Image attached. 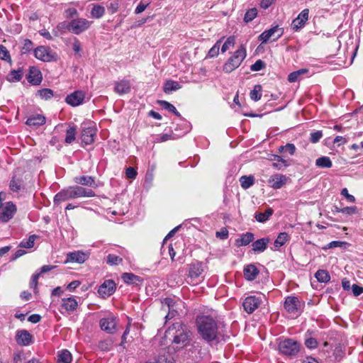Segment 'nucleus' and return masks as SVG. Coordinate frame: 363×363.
Wrapping results in <instances>:
<instances>
[{"mask_svg":"<svg viewBox=\"0 0 363 363\" xmlns=\"http://www.w3.org/2000/svg\"><path fill=\"white\" fill-rule=\"evenodd\" d=\"M138 172L134 167H129L125 170L126 177L128 179H134L136 178Z\"/></svg>","mask_w":363,"mask_h":363,"instance_id":"57","label":"nucleus"},{"mask_svg":"<svg viewBox=\"0 0 363 363\" xmlns=\"http://www.w3.org/2000/svg\"><path fill=\"white\" fill-rule=\"evenodd\" d=\"M96 130L94 126L83 127L81 138L85 145H90L94 140Z\"/></svg>","mask_w":363,"mask_h":363,"instance_id":"21","label":"nucleus"},{"mask_svg":"<svg viewBox=\"0 0 363 363\" xmlns=\"http://www.w3.org/2000/svg\"><path fill=\"white\" fill-rule=\"evenodd\" d=\"M120 4L118 0H111L107 6V9L109 13L113 14L116 13L119 9Z\"/></svg>","mask_w":363,"mask_h":363,"instance_id":"52","label":"nucleus"},{"mask_svg":"<svg viewBox=\"0 0 363 363\" xmlns=\"http://www.w3.org/2000/svg\"><path fill=\"white\" fill-rule=\"evenodd\" d=\"M246 50L243 45L233 53V55L224 64L223 69L225 73H230L238 68L246 57Z\"/></svg>","mask_w":363,"mask_h":363,"instance_id":"4","label":"nucleus"},{"mask_svg":"<svg viewBox=\"0 0 363 363\" xmlns=\"http://www.w3.org/2000/svg\"><path fill=\"white\" fill-rule=\"evenodd\" d=\"M72 49L76 54H78L82 50V45L79 40L77 38H74V40L72 43Z\"/></svg>","mask_w":363,"mask_h":363,"instance_id":"62","label":"nucleus"},{"mask_svg":"<svg viewBox=\"0 0 363 363\" xmlns=\"http://www.w3.org/2000/svg\"><path fill=\"white\" fill-rule=\"evenodd\" d=\"M35 57L43 62L56 61L57 55L50 48L45 46H38L34 50Z\"/></svg>","mask_w":363,"mask_h":363,"instance_id":"8","label":"nucleus"},{"mask_svg":"<svg viewBox=\"0 0 363 363\" xmlns=\"http://www.w3.org/2000/svg\"><path fill=\"white\" fill-rule=\"evenodd\" d=\"M235 43V38L233 35L229 36L221 48V52H225L230 48H233Z\"/></svg>","mask_w":363,"mask_h":363,"instance_id":"46","label":"nucleus"},{"mask_svg":"<svg viewBox=\"0 0 363 363\" xmlns=\"http://www.w3.org/2000/svg\"><path fill=\"white\" fill-rule=\"evenodd\" d=\"M121 278L127 284H139L143 281V279L140 277L133 273H123Z\"/></svg>","mask_w":363,"mask_h":363,"instance_id":"30","label":"nucleus"},{"mask_svg":"<svg viewBox=\"0 0 363 363\" xmlns=\"http://www.w3.org/2000/svg\"><path fill=\"white\" fill-rule=\"evenodd\" d=\"M95 196L96 194L93 190L82 186L74 185L62 189L55 196L53 201L55 205H58L68 200L82 197H94Z\"/></svg>","mask_w":363,"mask_h":363,"instance_id":"2","label":"nucleus"},{"mask_svg":"<svg viewBox=\"0 0 363 363\" xmlns=\"http://www.w3.org/2000/svg\"><path fill=\"white\" fill-rule=\"evenodd\" d=\"M299 342L290 338L285 339L279 344V352L286 356L296 355L299 352Z\"/></svg>","mask_w":363,"mask_h":363,"instance_id":"5","label":"nucleus"},{"mask_svg":"<svg viewBox=\"0 0 363 363\" xmlns=\"http://www.w3.org/2000/svg\"><path fill=\"white\" fill-rule=\"evenodd\" d=\"M46 118L43 115L35 114L28 118L26 123L29 126L38 127L45 123Z\"/></svg>","mask_w":363,"mask_h":363,"instance_id":"26","label":"nucleus"},{"mask_svg":"<svg viewBox=\"0 0 363 363\" xmlns=\"http://www.w3.org/2000/svg\"><path fill=\"white\" fill-rule=\"evenodd\" d=\"M265 66V63L262 60H258L251 65L250 69L254 72L260 71L263 69Z\"/></svg>","mask_w":363,"mask_h":363,"instance_id":"53","label":"nucleus"},{"mask_svg":"<svg viewBox=\"0 0 363 363\" xmlns=\"http://www.w3.org/2000/svg\"><path fill=\"white\" fill-rule=\"evenodd\" d=\"M220 43L221 41L220 40H218L215 45L209 50L208 52V57H215L216 56H218V53H219V50H220Z\"/></svg>","mask_w":363,"mask_h":363,"instance_id":"49","label":"nucleus"},{"mask_svg":"<svg viewBox=\"0 0 363 363\" xmlns=\"http://www.w3.org/2000/svg\"><path fill=\"white\" fill-rule=\"evenodd\" d=\"M65 17L67 18H71L78 15L77 10L75 8H68L65 10Z\"/></svg>","mask_w":363,"mask_h":363,"instance_id":"60","label":"nucleus"},{"mask_svg":"<svg viewBox=\"0 0 363 363\" xmlns=\"http://www.w3.org/2000/svg\"><path fill=\"white\" fill-rule=\"evenodd\" d=\"M323 137V132L321 130H317L311 133L310 141L313 143H318Z\"/></svg>","mask_w":363,"mask_h":363,"instance_id":"55","label":"nucleus"},{"mask_svg":"<svg viewBox=\"0 0 363 363\" xmlns=\"http://www.w3.org/2000/svg\"><path fill=\"white\" fill-rule=\"evenodd\" d=\"M74 181L75 183L82 186H87L92 188H97L99 186L94 177L91 176L76 177H74Z\"/></svg>","mask_w":363,"mask_h":363,"instance_id":"24","label":"nucleus"},{"mask_svg":"<svg viewBox=\"0 0 363 363\" xmlns=\"http://www.w3.org/2000/svg\"><path fill=\"white\" fill-rule=\"evenodd\" d=\"M89 256L90 253L87 251L84 252L82 250H76L70 252L67 254L65 262H76L79 264H82L89 259Z\"/></svg>","mask_w":363,"mask_h":363,"instance_id":"15","label":"nucleus"},{"mask_svg":"<svg viewBox=\"0 0 363 363\" xmlns=\"http://www.w3.org/2000/svg\"><path fill=\"white\" fill-rule=\"evenodd\" d=\"M130 89L131 83L128 79H121L114 83V91L119 95L129 93Z\"/></svg>","mask_w":363,"mask_h":363,"instance_id":"22","label":"nucleus"},{"mask_svg":"<svg viewBox=\"0 0 363 363\" xmlns=\"http://www.w3.org/2000/svg\"><path fill=\"white\" fill-rule=\"evenodd\" d=\"M257 16V9L256 8H252L248 9L245 16H244V21L245 23H250L253 21Z\"/></svg>","mask_w":363,"mask_h":363,"instance_id":"44","label":"nucleus"},{"mask_svg":"<svg viewBox=\"0 0 363 363\" xmlns=\"http://www.w3.org/2000/svg\"><path fill=\"white\" fill-rule=\"evenodd\" d=\"M181 88L182 86L178 82L173 80H167L164 84L163 91L167 94H169L172 91L179 90Z\"/></svg>","mask_w":363,"mask_h":363,"instance_id":"32","label":"nucleus"},{"mask_svg":"<svg viewBox=\"0 0 363 363\" xmlns=\"http://www.w3.org/2000/svg\"><path fill=\"white\" fill-rule=\"evenodd\" d=\"M284 308L292 315H297L301 309V303L296 296H289L285 298Z\"/></svg>","mask_w":363,"mask_h":363,"instance_id":"12","label":"nucleus"},{"mask_svg":"<svg viewBox=\"0 0 363 363\" xmlns=\"http://www.w3.org/2000/svg\"><path fill=\"white\" fill-rule=\"evenodd\" d=\"M205 270V266L201 262H195L189 265L188 277L191 282L196 284L203 279L202 274Z\"/></svg>","mask_w":363,"mask_h":363,"instance_id":"6","label":"nucleus"},{"mask_svg":"<svg viewBox=\"0 0 363 363\" xmlns=\"http://www.w3.org/2000/svg\"><path fill=\"white\" fill-rule=\"evenodd\" d=\"M10 189L13 191H18L21 189V182L18 180L13 178L10 182Z\"/></svg>","mask_w":363,"mask_h":363,"instance_id":"58","label":"nucleus"},{"mask_svg":"<svg viewBox=\"0 0 363 363\" xmlns=\"http://www.w3.org/2000/svg\"><path fill=\"white\" fill-rule=\"evenodd\" d=\"M86 97L85 91L82 90H77L68 94L65 97V102L72 106L77 107L84 104Z\"/></svg>","mask_w":363,"mask_h":363,"instance_id":"14","label":"nucleus"},{"mask_svg":"<svg viewBox=\"0 0 363 363\" xmlns=\"http://www.w3.org/2000/svg\"><path fill=\"white\" fill-rule=\"evenodd\" d=\"M284 34V28H279V26H275L271 28L270 29L264 30L262 33L259 36V40L262 41V43H267L271 38L275 36L273 38V41H276L279 38H281Z\"/></svg>","mask_w":363,"mask_h":363,"instance_id":"13","label":"nucleus"},{"mask_svg":"<svg viewBox=\"0 0 363 363\" xmlns=\"http://www.w3.org/2000/svg\"><path fill=\"white\" fill-rule=\"evenodd\" d=\"M159 104L164 109L173 113L175 116L180 117L181 115L174 105L166 101H159Z\"/></svg>","mask_w":363,"mask_h":363,"instance_id":"43","label":"nucleus"},{"mask_svg":"<svg viewBox=\"0 0 363 363\" xmlns=\"http://www.w3.org/2000/svg\"><path fill=\"white\" fill-rule=\"evenodd\" d=\"M91 25V21L84 18H77L69 22H62L59 24V29L67 30L75 35H79L88 30Z\"/></svg>","mask_w":363,"mask_h":363,"instance_id":"3","label":"nucleus"},{"mask_svg":"<svg viewBox=\"0 0 363 363\" xmlns=\"http://www.w3.org/2000/svg\"><path fill=\"white\" fill-rule=\"evenodd\" d=\"M276 0H261L260 1V7L263 9H267L269 6H271Z\"/></svg>","mask_w":363,"mask_h":363,"instance_id":"63","label":"nucleus"},{"mask_svg":"<svg viewBox=\"0 0 363 363\" xmlns=\"http://www.w3.org/2000/svg\"><path fill=\"white\" fill-rule=\"evenodd\" d=\"M191 333L189 331L179 330L174 337L173 342L175 344L181 345L182 347L190 343Z\"/></svg>","mask_w":363,"mask_h":363,"instance_id":"20","label":"nucleus"},{"mask_svg":"<svg viewBox=\"0 0 363 363\" xmlns=\"http://www.w3.org/2000/svg\"><path fill=\"white\" fill-rule=\"evenodd\" d=\"M16 212V206L11 202L6 203L5 206L0 212V221L2 223L9 222Z\"/></svg>","mask_w":363,"mask_h":363,"instance_id":"16","label":"nucleus"},{"mask_svg":"<svg viewBox=\"0 0 363 363\" xmlns=\"http://www.w3.org/2000/svg\"><path fill=\"white\" fill-rule=\"evenodd\" d=\"M149 3L144 4L143 1H141L136 7L135 10V13L138 14L144 11L146 8L148 6Z\"/></svg>","mask_w":363,"mask_h":363,"instance_id":"61","label":"nucleus"},{"mask_svg":"<svg viewBox=\"0 0 363 363\" xmlns=\"http://www.w3.org/2000/svg\"><path fill=\"white\" fill-rule=\"evenodd\" d=\"M352 293L355 296H359L363 293V287L359 286L357 284H353L352 286Z\"/></svg>","mask_w":363,"mask_h":363,"instance_id":"64","label":"nucleus"},{"mask_svg":"<svg viewBox=\"0 0 363 363\" xmlns=\"http://www.w3.org/2000/svg\"><path fill=\"white\" fill-rule=\"evenodd\" d=\"M269 242L270 239L269 238L258 239L252 242V250L255 253L263 252L267 249Z\"/></svg>","mask_w":363,"mask_h":363,"instance_id":"25","label":"nucleus"},{"mask_svg":"<svg viewBox=\"0 0 363 363\" xmlns=\"http://www.w3.org/2000/svg\"><path fill=\"white\" fill-rule=\"evenodd\" d=\"M78 306L79 302L77 298L71 296L62 298L60 311L62 314H71L77 309Z\"/></svg>","mask_w":363,"mask_h":363,"instance_id":"10","label":"nucleus"},{"mask_svg":"<svg viewBox=\"0 0 363 363\" xmlns=\"http://www.w3.org/2000/svg\"><path fill=\"white\" fill-rule=\"evenodd\" d=\"M288 177L281 174L272 175L269 180V185L274 189H281L287 182Z\"/></svg>","mask_w":363,"mask_h":363,"instance_id":"19","label":"nucleus"},{"mask_svg":"<svg viewBox=\"0 0 363 363\" xmlns=\"http://www.w3.org/2000/svg\"><path fill=\"white\" fill-rule=\"evenodd\" d=\"M309 18V9L302 10L298 16L294 19L291 24V28L294 32H298L306 26Z\"/></svg>","mask_w":363,"mask_h":363,"instance_id":"11","label":"nucleus"},{"mask_svg":"<svg viewBox=\"0 0 363 363\" xmlns=\"http://www.w3.org/2000/svg\"><path fill=\"white\" fill-rule=\"evenodd\" d=\"M262 302L261 295H251L243 299L242 306L244 310L249 314L252 313L259 307Z\"/></svg>","mask_w":363,"mask_h":363,"instance_id":"9","label":"nucleus"},{"mask_svg":"<svg viewBox=\"0 0 363 363\" xmlns=\"http://www.w3.org/2000/svg\"><path fill=\"white\" fill-rule=\"evenodd\" d=\"M199 334L206 342L218 340L224 335L225 324L216 317L209 315H200L196 319Z\"/></svg>","mask_w":363,"mask_h":363,"instance_id":"1","label":"nucleus"},{"mask_svg":"<svg viewBox=\"0 0 363 363\" xmlns=\"http://www.w3.org/2000/svg\"><path fill=\"white\" fill-rule=\"evenodd\" d=\"M315 165L320 168H330L333 163L329 157L323 156L315 160Z\"/></svg>","mask_w":363,"mask_h":363,"instance_id":"35","label":"nucleus"},{"mask_svg":"<svg viewBox=\"0 0 363 363\" xmlns=\"http://www.w3.org/2000/svg\"><path fill=\"white\" fill-rule=\"evenodd\" d=\"M0 59L8 62H11V57L9 52L3 45H0Z\"/></svg>","mask_w":363,"mask_h":363,"instance_id":"48","label":"nucleus"},{"mask_svg":"<svg viewBox=\"0 0 363 363\" xmlns=\"http://www.w3.org/2000/svg\"><path fill=\"white\" fill-rule=\"evenodd\" d=\"M290 236L286 232L280 233L274 242V250H279V247L283 246L286 242L289 241Z\"/></svg>","mask_w":363,"mask_h":363,"instance_id":"31","label":"nucleus"},{"mask_svg":"<svg viewBox=\"0 0 363 363\" xmlns=\"http://www.w3.org/2000/svg\"><path fill=\"white\" fill-rule=\"evenodd\" d=\"M240 182L242 188L247 189L254 184L255 179L252 176H242L240 177Z\"/></svg>","mask_w":363,"mask_h":363,"instance_id":"42","label":"nucleus"},{"mask_svg":"<svg viewBox=\"0 0 363 363\" xmlns=\"http://www.w3.org/2000/svg\"><path fill=\"white\" fill-rule=\"evenodd\" d=\"M72 356L70 352L67 350H62L58 352L57 362L58 363H71Z\"/></svg>","mask_w":363,"mask_h":363,"instance_id":"33","label":"nucleus"},{"mask_svg":"<svg viewBox=\"0 0 363 363\" xmlns=\"http://www.w3.org/2000/svg\"><path fill=\"white\" fill-rule=\"evenodd\" d=\"M308 72L307 69H301L297 71L290 73L288 76V81L289 82H295L299 80L301 75Z\"/></svg>","mask_w":363,"mask_h":363,"instance_id":"38","label":"nucleus"},{"mask_svg":"<svg viewBox=\"0 0 363 363\" xmlns=\"http://www.w3.org/2000/svg\"><path fill=\"white\" fill-rule=\"evenodd\" d=\"M118 319L112 313H109L106 317L102 318L99 321L101 329L108 334H113L116 331Z\"/></svg>","mask_w":363,"mask_h":363,"instance_id":"7","label":"nucleus"},{"mask_svg":"<svg viewBox=\"0 0 363 363\" xmlns=\"http://www.w3.org/2000/svg\"><path fill=\"white\" fill-rule=\"evenodd\" d=\"M244 277L248 281H253L259 274V270L254 264H249L244 268Z\"/></svg>","mask_w":363,"mask_h":363,"instance_id":"28","label":"nucleus"},{"mask_svg":"<svg viewBox=\"0 0 363 363\" xmlns=\"http://www.w3.org/2000/svg\"><path fill=\"white\" fill-rule=\"evenodd\" d=\"M38 93L41 99L45 100L51 99L54 95L53 91L50 89H42Z\"/></svg>","mask_w":363,"mask_h":363,"instance_id":"50","label":"nucleus"},{"mask_svg":"<svg viewBox=\"0 0 363 363\" xmlns=\"http://www.w3.org/2000/svg\"><path fill=\"white\" fill-rule=\"evenodd\" d=\"M105 13V8L99 4H94L91 11V16L94 18H100Z\"/></svg>","mask_w":363,"mask_h":363,"instance_id":"37","label":"nucleus"},{"mask_svg":"<svg viewBox=\"0 0 363 363\" xmlns=\"http://www.w3.org/2000/svg\"><path fill=\"white\" fill-rule=\"evenodd\" d=\"M343 214L352 215L357 213V208L356 206H347L338 211Z\"/></svg>","mask_w":363,"mask_h":363,"instance_id":"54","label":"nucleus"},{"mask_svg":"<svg viewBox=\"0 0 363 363\" xmlns=\"http://www.w3.org/2000/svg\"><path fill=\"white\" fill-rule=\"evenodd\" d=\"M28 82L33 85H39L43 79L40 70L36 67H30L26 75Z\"/></svg>","mask_w":363,"mask_h":363,"instance_id":"18","label":"nucleus"},{"mask_svg":"<svg viewBox=\"0 0 363 363\" xmlns=\"http://www.w3.org/2000/svg\"><path fill=\"white\" fill-rule=\"evenodd\" d=\"M348 243L343 241H332L323 247V250H328L334 247H342L347 245Z\"/></svg>","mask_w":363,"mask_h":363,"instance_id":"51","label":"nucleus"},{"mask_svg":"<svg viewBox=\"0 0 363 363\" xmlns=\"http://www.w3.org/2000/svg\"><path fill=\"white\" fill-rule=\"evenodd\" d=\"M77 128L75 126H69L66 130L65 141L67 144H71L76 139Z\"/></svg>","mask_w":363,"mask_h":363,"instance_id":"36","label":"nucleus"},{"mask_svg":"<svg viewBox=\"0 0 363 363\" xmlns=\"http://www.w3.org/2000/svg\"><path fill=\"white\" fill-rule=\"evenodd\" d=\"M23 75V72L21 69H18L17 70H12L9 74V80L12 82H19L22 79Z\"/></svg>","mask_w":363,"mask_h":363,"instance_id":"47","label":"nucleus"},{"mask_svg":"<svg viewBox=\"0 0 363 363\" xmlns=\"http://www.w3.org/2000/svg\"><path fill=\"white\" fill-rule=\"evenodd\" d=\"M16 340L20 345L28 346L32 342V335L26 330H18L16 333Z\"/></svg>","mask_w":363,"mask_h":363,"instance_id":"23","label":"nucleus"},{"mask_svg":"<svg viewBox=\"0 0 363 363\" xmlns=\"http://www.w3.org/2000/svg\"><path fill=\"white\" fill-rule=\"evenodd\" d=\"M262 86L257 84L254 86L253 89L250 91V99L255 101H259L262 97Z\"/></svg>","mask_w":363,"mask_h":363,"instance_id":"41","label":"nucleus"},{"mask_svg":"<svg viewBox=\"0 0 363 363\" xmlns=\"http://www.w3.org/2000/svg\"><path fill=\"white\" fill-rule=\"evenodd\" d=\"M255 239L254 234L250 232L243 233L235 240V245L238 247L246 246L251 243Z\"/></svg>","mask_w":363,"mask_h":363,"instance_id":"29","label":"nucleus"},{"mask_svg":"<svg viewBox=\"0 0 363 363\" xmlns=\"http://www.w3.org/2000/svg\"><path fill=\"white\" fill-rule=\"evenodd\" d=\"M273 210L271 208L266 209L264 213L258 212L255 215V219L259 223H264L269 219L273 214Z\"/></svg>","mask_w":363,"mask_h":363,"instance_id":"34","label":"nucleus"},{"mask_svg":"<svg viewBox=\"0 0 363 363\" xmlns=\"http://www.w3.org/2000/svg\"><path fill=\"white\" fill-rule=\"evenodd\" d=\"M271 160L274 161L272 167L278 170L291 165L290 161L284 159L281 156L272 155Z\"/></svg>","mask_w":363,"mask_h":363,"instance_id":"27","label":"nucleus"},{"mask_svg":"<svg viewBox=\"0 0 363 363\" xmlns=\"http://www.w3.org/2000/svg\"><path fill=\"white\" fill-rule=\"evenodd\" d=\"M305 345L309 349H315L318 347V341L315 338L308 337L305 340Z\"/></svg>","mask_w":363,"mask_h":363,"instance_id":"56","label":"nucleus"},{"mask_svg":"<svg viewBox=\"0 0 363 363\" xmlns=\"http://www.w3.org/2000/svg\"><path fill=\"white\" fill-rule=\"evenodd\" d=\"M341 195L344 196L349 202L354 203L356 199L353 195L349 194L347 188H344L341 190Z\"/></svg>","mask_w":363,"mask_h":363,"instance_id":"59","label":"nucleus"},{"mask_svg":"<svg viewBox=\"0 0 363 363\" xmlns=\"http://www.w3.org/2000/svg\"><path fill=\"white\" fill-rule=\"evenodd\" d=\"M315 278L320 282L327 283L330 279V276L326 270L320 269L315 272Z\"/></svg>","mask_w":363,"mask_h":363,"instance_id":"39","label":"nucleus"},{"mask_svg":"<svg viewBox=\"0 0 363 363\" xmlns=\"http://www.w3.org/2000/svg\"><path fill=\"white\" fill-rule=\"evenodd\" d=\"M116 288L115 282L111 279H107L99 286L98 293L102 297H108L115 292Z\"/></svg>","mask_w":363,"mask_h":363,"instance_id":"17","label":"nucleus"},{"mask_svg":"<svg viewBox=\"0 0 363 363\" xmlns=\"http://www.w3.org/2000/svg\"><path fill=\"white\" fill-rule=\"evenodd\" d=\"M123 262V259L114 254H109L106 257V263L109 265H118Z\"/></svg>","mask_w":363,"mask_h":363,"instance_id":"45","label":"nucleus"},{"mask_svg":"<svg viewBox=\"0 0 363 363\" xmlns=\"http://www.w3.org/2000/svg\"><path fill=\"white\" fill-rule=\"evenodd\" d=\"M38 238L36 235H31L28 239L23 240L19 244V247L23 248H32L34 246L35 240Z\"/></svg>","mask_w":363,"mask_h":363,"instance_id":"40","label":"nucleus"}]
</instances>
